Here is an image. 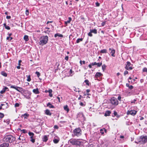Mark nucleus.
I'll list each match as a JSON object with an SVG mask.
<instances>
[{
  "instance_id": "obj_1",
  "label": "nucleus",
  "mask_w": 147,
  "mask_h": 147,
  "mask_svg": "<svg viewBox=\"0 0 147 147\" xmlns=\"http://www.w3.org/2000/svg\"><path fill=\"white\" fill-rule=\"evenodd\" d=\"M15 137L11 135L5 136L3 139V140L5 142L12 143L15 140Z\"/></svg>"
},
{
  "instance_id": "obj_2",
  "label": "nucleus",
  "mask_w": 147,
  "mask_h": 147,
  "mask_svg": "<svg viewBox=\"0 0 147 147\" xmlns=\"http://www.w3.org/2000/svg\"><path fill=\"white\" fill-rule=\"evenodd\" d=\"M69 142H70L72 145L76 146H80L83 144V142L79 140L78 139H71L69 141Z\"/></svg>"
},
{
  "instance_id": "obj_3",
  "label": "nucleus",
  "mask_w": 147,
  "mask_h": 147,
  "mask_svg": "<svg viewBox=\"0 0 147 147\" xmlns=\"http://www.w3.org/2000/svg\"><path fill=\"white\" fill-rule=\"evenodd\" d=\"M48 37L47 36H43L40 38L39 44L40 45L43 46L46 44L47 42Z\"/></svg>"
},
{
  "instance_id": "obj_4",
  "label": "nucleus",
  "mask_w": 147,
  "mask_h": 147,
  "mask_svg": "<svg viewBox=\"0 0 147 147\" xmlns=\"http://www.w3.org/2000/svg\"><path fill=\"white\" fill-rule=\"evenodd\" d=\"M139 142L141 144H144L147 142V136H141L140 138Z\"/></svg>"
},
{
  "instance_id": "obj_5",
  "label": "nucleus",
  "mask_w": 147,
  "mask_h": 147,
  "mask_svg": "<svg viewBox=\"0 0 147 147\" xmlns=\"http://www.w3.org/2000/svg\"><path fill=\"white\" fill-rule=\"evenodd\" d=\"M74 135L79 136L81 134V130L80 128L75 129L73 131Z\"/></svg>"
},
{
  "instance_id": "obj_6",
  "label": "nucleus",
  "mask_w": 147,
  "mask_h": 147,
  "mask_svg": "<svg viewBox=\"0 0 147 147\" xmlns=\"http://www.w3.org/2000/svg\"><path fill=\"white\" fill-rule=\"evenodd\" d=\"M111 102L113 105H117L118 104V102L116 98L113 97L111 99Z\"/></svg>"
},
{
  "instance_id": "obj_7",
  "label": "nucleus",
  "mask_w": 147,
  "mask_h": 147,
  "mask_svg": "<svg viewBox=\"0 0 147 147\" xmlns=\"http://www.w3.org/2000/svg\"><path fill=\"white\" fill-rule=\"evenodd\" d=\"M31 94V93L30 91L27 90L26 91H25V92L24 93V96L26 98L30 99L31 98L30 96Z\"/></svg>"
},
{
  "instance_id": "obj_8",
  "label": "nucleus",
  "mask_w": 147,
  "mask_h": 147,
  "mask_svg": "<svg viewBox=\"0 0 147 147\" xmlns=\"http://www.w3.org/2000/svg\"><path fill=\"white\" fill-rule=\"evenodd\" d=\"M137 113V111H132L131 110L130 111H128L127 112V114L128 115H131L133 116H134Z\"/></svg>"
},
{
  "instance_id": "obj_9",
  "label": "nucleus",
  "mask_w": 147,
  "mask_h": 147,
  "mask_svg": "<svg viewBox=\"0 0 147 147\" xmlns=\"http://www.w3.org/2000/svg\"><path fill=\"white\" fill-rule=\"evenodd\" d=\"M109 50H111V51L110 53H111V55L113 57H115V55H114V54L115 53V50L114 49H111V48H109Z\"/></svg>"
},
{
  "instance_id": "obj_10",
  "label": "nucleus",
  "mask_w": 147,
  "mask_h": 147,
  "mask_svg": "<svg viewBox=\"0 0 147 147\" xmlns=\"http://www.w3.org/2000/svg\"><path fill=\"white\" fill-rule=\"evenodd\" d=\"M9 146L8 143H3L0 145V147H8Z\"/></svg>"
},
{
  "instance_id": "obj_11",
  "label": "nucleus",
  "mask_w": 147,
  "mask_h": 147,
  "mask_svg": "<svg viewBox=\"0 0 147 147\" xmlns=\"http://www.w3.org/2000/svg\"><path fill=\"white\" fill-rule=\"evenodd\" d=\"M33 92L36 94H38L39 93L38 89V88H37L36 89H34L33 90Z\"/></svg>"
},
{
  "instance_id": "obj_12",
  "label": "nucleus",
  "mask_w": 147,
  "mask_h": 147,
  "mask_svg": "<svg viewBox=\"0 0 147 147\" xmlns=\"http://www.w3.org/2000/svg\"><path fill=\"white\" fill-rule=\"evenodd\" d=\"M5 104H1V107H2L3 106H4V105L5 106V107H4V108L3 109H4L7 108L8 106V105L7 103L5 102Z\"/></svg>"
},
{
  "instance_id": "obj_13",
  "label": "nucleus",
  "mask_w": 147,
  "mask_h": 147,
  "mask_svg": "<svg viewBox=\"0 0 147 147\" xmlns=\"http://www.w3.org/2000/svg\"><path fill=\"white\" fill-rule=\"evenodd\" d=\"M45 113L46 115L49 116L51 115V113H50V111L48 109H47L45 110Z\"/></svg>"
},
{
  "instance_id": "obj_14",
  "label": "nucleus",
  "mask_w": 147,
  "mask_h": 147,
  "mask_svg": "<svg viewBox=\"0 0 147 147\" xmlns=\"http://www.w3.org/2000/svg\"><path fill=\"white\" fill-rule=\"evenodd\" d=\"M17 88L16 89V90H17L18 91L21 92V93H22L21 92L22 91H23V89L21 87H17Z\"/></svg>"
},
{
  "instance_id": "obj_15",
  "label": "nucleus",
  "mask_w": 147,
  "mask_h": 147,
  "mask_svg": "<svg viewBox=\"0 0 147 147\" xmlns=\"http://www.w3.org/2000/svg\"><path fill=\"white\" fill-rule=\"evenodd\" d=\"M102 75V74L100 72H97L96 73L95 75V77L97 78L101 76Z\"/></svg>"
},
{
  "instance_id": "obj_16",
  "label": "nucleus",
  "mask_w": 147,
  "mask_h": 147,
  "mask_svg": "<svg viewBox=\"0 0 147 147\" xmlns=\"http://www.w3.org/2000/svg\"><path fill=\"white\" fill-rule=\"evenodd\" d=\"M48 140V136L47 135L44 136L43 138V140L44 142H46Z\"/></svg>"
},
{
  "instance_id": "obj_17",
  "label": "nucleus",
  "mask_w": 147,
  "mask_h": 147,
  "mask_svg": "<svg viewBox=\"0 0 147 147\" xmlns=\"http://www.w3.org/2000/svg\"><path fill=\"white\" fill-rule=\"evenodd\" d=\"M111 112L109 111H107L105 113V116H109L111 113Z\"/></svg>"
},
{
  "instance_id": "obj_18",
  "label": "nucleus",
  "mask_w": 147,
  "mask_h": 147,
  "mask_svg": "<svg viewBox=\"0 0 147 147\" xmlns=\"http://www.w3.org/2000/svg\"><path fill=\"white\" fill-rule=\"evenodd\" d=\"M29 135L30 136V138H34V134L32 132H31L30 131H29L28 133Z\"/></svg>"
},
{
  "instance_id": "obj_19",
  "label": "nucleus",
  "mask_w": 147,
  "mask_h": 147,
  "mask_svg": "<svg viewBox=\"0 0 147 147\" xmlns=\"http://www.w3.org/2000/svg\"><path fill=\"white\" fill-rule=\"evenodd\" d=\"M71 20V18L70 17H69V20H67V21H65V24L66 25V26L67 25V24L68 23H69L70 22Z\"/></svg>"
},
{
  "instance_id": "obj_20",
  "label": "nucleus",
  "mask_w": 147,
  "mask_h": 147,
  "mask_svg": "<svg viewBox=\"0 0 147 147\" xmlns=\"http://www.w3.org/2000/svg\"><path fill=\"white\" fill-rule=\"evenodd\" d=\"M64 110L66 111L67 112H68L69 111V108H68V106L67 105H66L65 106H64Z\"/></svg>"
},
{
  "instance_id": "obj_21",
  "label": "nucleus",
  "mask_w": 147,
  "mask_h": 147,
  "mask_svg": "<svg viewBox=\"0 0 147 147\" xmlns=\"http://www.w3.org/2000/svg\"><path fill=\"white\" fill-rule=\"evenodd\" d=\"M90 31L91 33H93L95 34H96L97 33V30L96 29H94L93 30L90 29Z\"/></svg>"
},
{
  "instance_id": "obj_22",
  "label": "nucleus",
  "mask_w": 147,
  "mask_h": 147,
  "mask_svg": "<svg viewBox=\"0 0 147 147\" xmlns=\"http://www.w3.org/2000/svg\"><path fill=\"white\" fill-rule=\"evenodd\" d=\"M78 117H81L83 119H84V118L83 114L81 113H80L78 114Z\"/></svg>"
},
{
  "instance_id": "obj_23",
  "label": "nucleus",
  "mask_w": 147,
  "mask_h": 147,
  "mask_svg": "<svg viewBox=\"0 0 147 147\" xmlns=\"http://www.w3.org/2000/svg\"><path fill=\"white\" fill-rule=\"evenodd\" d=\"M57 36L61 37H63V35H62V34H60L59 33H57L55 34L54 36L56 38Z\"/></svg>"
},
{
  "instance_id": "obj_24",
  "label": "nucleus",
  "mask_w": 147,
  "mask_h": 147,
  "mask_svg": "<svg viewBox=\"0 0 147 147\" xmlns=\"http://www.w3.org/2000/svg\"><path fill=\"white\" fill-rule=\"evenodd\" d=\"M47 106L51 108H54V106L51 105V104L50 102H49L47 104Z\"/></svg>"
},
{
  "instance_id": "obj_25",
  "label": "nucleus",
  "mask_w": 147,
  "mask_h": 147,
  "mask_svg": "<svg viewBox=\"0 0 147 147\" xmlns=\"http://www.w3.org/2000/svg\"><path fill=\"white\" fill-rule=\"evenodd\" d=\"M24 40L26 41H28L29 40L28 36L26 35H25L24 36Z\"/></svg>"
},
{
  "instance_id": "obj_26",
  "label": "nucleus",
  "mask_w": 147,
  "mask_h": 147,
  "mask_svg": "<svg viewBox=\"0 0 147 147\" xmlns=\"http://www.w3.org/2000/svg\"><path fill=\"white\" fill-rule=\"evenodd\" d=\"M4 26L5 27V28L8 30L10 29V28L9 26H7L6 23H4L3 24Z\"/></svg>"
},
{
  "instance_id": "obj_27",
  "label": "nucleus",
  "mask_w": 147,
  "mask_h": 147,
  "mask_svg": "<svg viewBox=\"0 0 147 147\" xmlns=\"http://www.w3.org/2000/svg\"><path fill=\"white\" fill-rule=\"evenodd\" d=\"M1 74L5 77H7V74L4 71H3L1 72Z\"/></svg>"
},
{
  "instance_id": "obj_28",
  "label": "nucleus",
  "mask_w": 147,
  "mask_h": 147,
  "mask_svg": "<svg viewBox=\"0 0 147 147\" xmlns=\"http://www.w3.org/2000/svg\"><path fill=\"white\" fill-rule=\"evenodd\" d=\"M107 51L106 49H104L100 51V52L102 53H107Z\"/></svg>"
},
{
  "instance_id": "obj_29",
  "label": "nucleus",
  "mask_w": 147,
  "mask_h": 147,
  "mask_svg": "<svg viewBox=\"0 0 147 147\" xmlns=\"http://www.w3.org/2000/svg\"><path fill=\"white\" fill-rule=\"evenodd\" d=\"M129 67L128 66H126H126L125 67V69H127V70H131L132 69V68L131 67Z\"/></svg>"
},
{
  "instance_id": "obj_30",
  "label": "nucleus",
  "mask_w": 147,
  "mask_h": 147,
  "mask_svg": "<svg viewBox=\"0 0 147 147\" xmlns=\"http://www.w3.org/2000/svg\"><path fill=\"white\" fill-rule=\"evenodd\" d=\"M83 39L82 38H78L76 40V43H79L80 41H82L83 40Z\"/></svg>"
},
{
  "instance_id": "obj_31",
  "label": "nucleus",
  "mask_w": 147,
  "mask_h": 147,
  "mask_svg": "<svg viewBox=\"0 0 147 147\" xmlns=\"http://www.w3.org/2000/svg\"><path fill=\"white\" fill-rule=\"evenodd\" d=\"M106 67V66L105 64H104L102 66V69L103 71L105 70Z\"/></svg>"
},
{
  "instance_id": "obj_32",
  "label": "nucleus",
  "mask_w": 147,
  "mask_h": 147,
  "mask_svg": "<svg viewBox=\"0 0 147 147\" xmlns=\"http://www.w3.org/2000/svg\"><path fill=\"white\" fill-rule=\"evenodd\" d=\"M84 82H85L86 83V84L88 86L89 85V81L88 80H85L84 81Z\"/></svg>"
},
{
  "instance_id": "obj_33",
  "label": "nucleus",
  "mask_w": 147,
  "mask_h": 147,
  "mask_svg": "<svg viewBox=\"0 0 147 147\" xmlns=\"http://www.w3.org/2000/svg\"><path fill=\"white\" fill-rule=\"evenodd\" d=\"M27 76V81L28 82H30L31 81L30 76V75H29Z\"/></svg>"
},
{
  "instance_id": "obj_34",
  "label": "nucleus",
  "mask_w": 147,
  "mask_h": 147,
  "mask_svg": "<svg viewBox=\"0 0 147 147\" xmlns=\"http://www.w3.org/2000/svg\"><path fill=\"white\" fill-rule=\"evenodd\" d=\"M53 142L55 143L56 144L58 143L59 140L56 139H55L53 140Z\"/></svg>"
},
{
  "instance_id": "obj_35",
  "label": "nucleus",
  "mask_w": 147,
  "mask_h": 147,
  "mask_svg": "<svg viewBox=\"0 0 147 147\" xmlns=\"http://www.w3.org/2000/svg\"><path fill=\"white\" fill-rule=\"evenodd\" d=\"M4 116V115L3 113H0V118H2Z\"/></svg>"
},
{
  "instance_id": "obj_36",
  "label": "nucleus",
  "mask_w": 147,
  "mask_h": 147,
  "mask_svg": "<svg viewBox=\"0 0 147 147\" xmlns=\"http://www.w3.org/2000/svg\"><path fill=\"white\" fill-rule=\"evenodd\" d=\"M37 75V77L39 78L40 76V74L39 72L36 71L35 73Z\"/></svg>"
},
{
  "instance_id": "obj_37",
  "label": "nucleus",
  "mask_w": 147,
  "mask_h": 147,
  "mask_svg": "<svg viewBox=\"0 0 147 147\" xmlns=\"http://www.w3.org/2000/svg\"><path fill=\"white\" fill-rule=\"evenodd\" d=\"M96 65H97V66L98 67H100L102 65V63H96Z\"/></svg>"
},
{
  "instance_id": "obj_38",
  "label": "nucleus",
  "mask_w": 147,
  "mask_h": 147,
  "mask_svg": "<svg viewBox=\"0 0 147 147\" xmlns=\"http://www.w3.org/2000/svg\"><path fill=\"white\" fill-rule=\"evenodd\" d=\"M126 63L127 64L126 65L127 66L129 67L131 65L129 61H127V62Z\"/></svg>"
},
{
  "instance_id": "obj_39",
  "label": "nucleus",
  "mask_w": 147,
  "mask_h": 147,
  "mask_svg": "<svg viewBox=\"0 0 147 147\" xmlns=\"http://www.w3.org/2000/svg\"><path fill=\"white\" fill-rule=\"evenodd\" d=\"M29 115L27 113H25L24 114L22 115V116L23 117H25L24 118H25L26 117H28V116Z\"/></svg>"
},
{
  "instance_id": "obj_40",
  "label": "nucleus",
  "mask_w": 147,
  "mask_h": 147,
  "mask_svg": "<svg viewBox=\"0 0 147 147\" xmlns=\"http://www.w3.org/2000/svg\"><path fill=\"white\" fill-rule=\"evenodd\" d=\"M143 72H147V68L146 67L144 68L143 69Z\"/></svg>"
},
{
  "instance_id": "obj_41",
  "label": "nucleus",
  "mask_w": 147,
  "mask_h": 147,
  "mask_svg": "<svg viewBox=\"0 0 147 147\" xmlns=\"http://www.w3.org/2000/svg\"><path fill=\"white\" fill-rule=\"evenodd\" d=\"M29 13V11L28 10H26V14L27 16L28 15Z\"/></svg>"
},
{
  "instance_id": "obj_42",
  "label": "nucleus",
  "mask_w": 147,
  "mask_h": 147,
  "mask_svg": "<svg viewBox=\"0 0 147 147\" xmlns=\"http://www.w3.org/2000/svg\"><path fill=\"white\" fill-rule=\"evenodd\" d=\"M19 106V103H16L15 104V107H18Z\"/></svg>"
},
{
  "instance_id": "obj_43",
  "label": "nucleus",
  "mask_w": 147,
  "mask_h": 147,
  "mask_svg": "<svg viewBox=\"0 0 147 147\" xmlns=\"http://www.w3.org/2000/svg\"><path fill=\"white\" fill-rule=\"evenodd\" d=\"M92 33L90 31V32L88 33V34L89 36L90 37H92Z\"/></svg>"
},
{
  "instance_id": "obj_44",
  "label": "nucleus",
  "mask_w": 147,
  "mask_h": 147,
  "mask_svg": "<svg viewBox=\"0 0 147 147\" xmlns=\"http://www.w3.org/2000/svg\"><path fill=\"white\" fill-rule=\"evenodd\" d=\"M21 131L24 133H26L27 132L26 130L25 129H22L21 130Z\"/></svg>"
},
{
  "instance_id": "obj_45",
  "label": "nucleus",
  "mask_w": 147,
  "mask_h": 147,
  "mask_svg": "<svg viewBox=\"0 0 147 147\" xmlns=\"http://www.w3.org/2000/svg\"><path fill=\"white\" fill-rule=\"evenodd\" d=\"M30 141L32 143H34L35 142V139L33 138H31Z\"/></svg>"
},
{
  "instance_id": "obj_46",
  "label": "nucleus",
  "mask_w": 147,
  "mask_h": 147,
  "mask_svg": "<svg viewBox=\"0 0 147 147\" xmlns=\"http://www.w3.org/2000/svg\"><path fill=\"white\" fill-rule=\"evenodd\" d=\"M17 87H15L13 86H11V88H14L15 89H16V88H17Z\"/></svg>"
},
{
  "instance_id": "obj_47",
  "label": "nucleus",
  "mask_w": 147,
  "mask_h": 147,
  "mask_svg": "<svg viewBox=\"0 0 147 147\" xmlns=\"http://www.w3.org/2000/svg\"><path fill=\"white\" fill-rule=\"evenodd\" d=\"M128 74V71H124V76H125L127 74Z\"/></svg>"
},
{
  "instance_id": "obj_48",
  "label": "nucleus",
  "mask_w": 147,
  "mask_h": 147,
  "mask_svg": "<svg viewBox=\"0 0 147 147\" xmlns=\"http://www.w3.org/2000/svg\"><path fill=\"white\" fill-rule=\"evenodd\" d=\"M5 91L3 89V90L1 91L0 93L1 94H3L5 92Z\"/></svg>"
},
{
  "instance_id": "obj_49",
  "label": "nucleus",
  "mask_w": 147,
  "mask_h": 147,
  "mask_svg": "<svg viewBox=\"0 0 147 147\" xmlns=\"http://www.w3.org/2000/svg\"><path fill=\"white\" fill-rule=\"evenodd\" d=\"M129 88L130 89H132L133 88V86L132 85L129 86Z\"/></svg>"
},
{
  "instance_id": "obj_50",
  "label": "nucleus",
  "mask_w": 147,
  "mask_h": 147,
  "mask_svg": "<svg viewBox=\"0 0 147 147\" xmlns=\"http://www.w3.org/2000/svg\"><path fill=\"white\" fill-rule=\"evenodd\" d=\"M114 115L115 116H116L117 115V113L116 111H114Z\"/></svg>"
},
{
  "instance_id": "obj_51",
  "label": "nucleus",
  "mask_w": 147,
  "mask_h": 147,
  "mask_svg": "<svg viewBox=\"0 0 147 147\" xmlns=\"http://www.w3.org/2000/svg\"><path fill=\"white\" fill-rule=\"evenodd\" d=\"M3 89L5 91H7V90L8 89L7 87H5L3 88Z\"/></svg>"
},
{
  "instance_id": "obj_52",
  "label": "nucleus",
  "mask_w": 147,
  "mask_h": 147,
  "mask_svg": "<svg viewBox=\"0 0 147 147\" xmlns=\"http://www.w3.org/2000/svg\"><path fill=\"white\" fill-rule=\"evenodd\" d=\"M68 56H66L65 57V59L66 60V61H68Z\"/></svg>"
},
{
  "instance_id": "obj_53",
  "label": "nucleus",
  "mask_w": 147,
  "mask_h": 147,
  "mask_svg": "<svg viewBox=\"0 0 147 147\" xmlns=\"http://www.w3.org/2000/svg\"><path fill=\"white\" fill-rule=\"evenodd\" d=\"M92 65L93 66V65H96V62H94V63H91Z\"/></svg>"
},
{
  "instance_id": "obj_54",
  "label": "nucleus",
  "mask_w": 147,
  "mask_h": 147,
  "mask_svg": "<svg viewBox=\"0 0 147 147\" xmlns=\"http://www.w3.org/2000/svg\"><path fill=\"white\" fill-rule=\"evenodd\" d=\"M11 16H6V18L7 19H10L11 18Z\"/></svg>"
},
{
  "instance_id": "obj_55",
  "label": "nucleus",
  "mask_w": 147,
  "mask_h": 147,
  "mask_svg": "<svg viewBox=\"0 0 147 147\" xmlns=\"http://www.w3.org/2000/svg\"><path fill=\"white\" fill-rule=\"evenodd\" d=\"M100 132L102 134H104V133L103 131V130L102 129H101L100 130Z\"/></svg>"
},
{
  "instance_id": "obj_56",
  "label": "nucleus",
  "mask_w": 147,
  "mask_h": 147,
  "mask_svg": "<svg viewBox=\"0 0 147 147\" xmlns=\"http://www.w3.org/2000/svg\"><path fill=\"white\" fill-rule=\"evenodd\" d=\"M105 24V22H102V23L101 24V25L102 26H104Z\"/></svg>"
},
{
  "instance_id": "obj_57",
  "label": "nucleus",
  "mask_w": 147,
  "mask_h": 147,
  "mask_svg": "<svg viewBox=\"0 0 147 147\" xmlns=\"http://www.w3.org/2000/svg\"><path fill=\"white\" fill-rule=\"evenodd\" d=\"M96 5L97 6H99L100 5L99 3L98 2H96Z\"/></svg>"
},
{
  "instance_id": "obj_58",
  "label": "nucleus",
  "mask_w": 147,
  "mask_h": 147,
  "mask_svg": "<svg viewBox=\"0 0 147 147\" xmlns=\"http://www.w3.org/2000/svg\"><path fill=\"white\" fill-rule=\"evenodd\" d=\"M121 97L120 96H119L118 97V99L120 101L121 100Z\"/></svg>"
},
{
  "instance_id": "obj_59",
  "label": "nucleus",
  "mask_w": 147,
  "mask_h": 147,
  "mask_svg": "<svg viewBox=\"0 0 147 147\" xmlns=\"http://www.w3.org/2000/svg\"><path fill=\"white\" fill-rule=\"evenodd\" d=\"M54 128L55 129H57L58 128V127L57 125H55L54 126Z\"/></svg>"
},
{
  "instance_id": "obj_60",
  "label": "nucleus",
  "mask_w": 147,
  "mask_h": 147,
  "mask_svg": "<svg viewBox=\"0 0 147 147\" xmlns=\"http://www.w3.org/2000/svg\"><path fill=\"white\" fill-rule=\"evenodd\" d=\"M80 105L81 106H83V103L82 102H81L80 103Z\"/></svg>"
},
{
  "instance_id": "obj_61",
  "label": "nucleus",
  "mask_w": 147,
  "mask_h": 147,
  "mask_svg": "<svg viewBox=\"0 0 147 147\" xmlns=\"http://www.w3.org/2000/svg\"><path fill=\"white\" fill-rule=\"evenodd\" d=\"M92 65L91 64H90L88 65V67H89V68H92Z\"/></svg>"
},
{
  "instance_id": "obj_62",
  "label": "nucleus",
  "mask_w": 147,
  "mask_h": 147,
  "mask_svg": "<svg viewBox=\"0 0 147 147\" xmlns=\"http://www.w3.org/2000/svg\"><path fill=\"white\" fill-rule=\"evenodd\" d=\"M49 93H51L52 92V90H49Z\"/></svg>"
},
{
  "instance_id": "obj_63",
  "label": "nucleus",
  "mask_w": 147,
  "mask_h": 147,
  "mask_svg": "<svg viewBox=\"0 0 147 147\" xmlns=\"http://www.w3.org/2000/svg\"><path fill=\"white\" fill-rule=\"evenodd\" d=\"M17 69H20V65H19V66H17Z\"/></svg>"
},
{
  "instance_id": "obj_64",
  "label": "nucleus",
  "mask_w": 147,
  "mask_h": 147,
  "mask_svg": "<svg viewBox=\"0 0 147 147\" xmlns=\"http://www.w3.org/2000/svg\"><path fill=\"white\" fill-rule=\"evenodd\" d=\"M86 91L87 93H88L90 92V90L89 89H87L86 90Z\"/></svg>"
}]
</instances>
